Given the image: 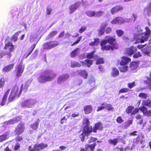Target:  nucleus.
Masks as SVG:
<instances>
[{"mask_svg": "<svg viewBox=\"0 0 151 151\" xmlns=\"http://www.w3.org/2000/svg\"><path fill=\"white\" fill-rule=\"evenodd\" d=\"M142 106L147 107L151 108V100L149 99L143 100L142 103Z\"/></svg>", "mask_w": 151, "mask_h": 151, "instance_id": "obj_23", "label": "nucleus"}, {"mask_svg": "<svg viewBox=\"0 0 151 151\" xmlns=\"http://www.w3.org/2000/svg\"><path fill=\"white\" fill-rule=\"evenodd\" d=\"M133 123V121L132 120H127L125 123L124 125V127L125 128H127L129 127L130 125L132 124Z\"/></svg>", "mask_w": 151, "mask_h": 151, "instance_id": "obj_41", "label": "nucleus"}, {"mask_svg": "<svg viewBox=\"0 0 151 151\" xmlns=\"http://www.w3.org/2000/svg\"><path fill=\"white\" fill-rule=\"evenodd\" d=\"M79 75L84 79H86L88 76V73L85 70H81L79 72Z\"/></svg>", "mask_w": 151, "mask_h": 151, "instance_id": "obj_24", "label": "nucleus"}, {"mask_svg": "<svg viewBox=\"0 0 151 151\" xmlns=\"http://www.w3.org/2000/svg\"><path fill=\"white\" fill-rule=\"evenodd\" d=\"M5 80L4 78H1L0 79V88H2L5 85Z\"/></svg>", "mask_w": 151, "mask_h": 151, "instance_id": "obj_54", "label": "nucleus"}, {"mask_svg": "<svg viewBox=\"0 0 151 151\" xmlns=\"http://www.w3.org/2000/svg\"><path fill=\"white\" fill-rule=\"evenodd\" d=\"M79 6L78 4L77 3L70 5L68 8V14H71L74 13L77 9Z\"/></svg>", "mask_w": 151, "mask_h": 151, "instance_id": "obj_15", "label": "nucleus"}, {"mask_svg": "<svg viewBox=\"0 0 151 151\" xmlns=\"http://www.w3.org/2000/svg\"><path fill=\"white\" fill-rule=\"evenodd\" d=\"M108 24L107 22H103L101 26L100 29L103 30H105L106 27L108 26Z\"/></svg>", "mask_w": 151, "mask_h": 151, "instance_id": "obj_55", "label": "nucleus"}, {"mask_svg": "<svg viewBox=\"0 0 151 151\" xmlns=\"http://www.w3.org/2000/svg\"><path fill=\"white\" fill-rule=\"evenodd\" d=\"M83 109L85 114H88L92 112L93 108L91 105H87L84 106Z\"/></svg>", "mask_w": 151, "mask_h": 151, "instance_id": "obj_22", "label": "nucleus"}, {"mask_svg": "<svg viewBox=\"0 0 151 151\" xmlns=\"http://www.w3.org/2000/svg\"><path fill=\"white\" fill-rule=\"evenodd\" d=\"M123 9V7L121 5H116L111 9L110 13L112 14H114L118 12L122 11Z\"/></svg>", "mask_w": 151, "mask_h": 151, "instance_id": "obj_14", "label": "nucleus"}, {"mask_svg": "<svg viewBox=\"0 0 151 151\" xmlns=\"http://www.w3.org/2000/svg\"><path fill=\"white\" fill-rule=\"evenodd\" d=\"M116 33L118 37L122 36L124 34V31L122 29H117L116 30Z\"/></svg>", "mask_w": 151, "mask_h": 151, "instance_id": "obj_42", "label": "nucleus"}, {"mask_svg": "<svg viewBox=\"0 0 151 151\" xmlns=\"http://www.w3.org/2000/svg\"><path fill=\"white\" fill-rule=\"evenodd\" d=\"M7 139V136L6 134H3L0 135V142L5 140Z\"/></svg>", "mask_w": 151, "mask_h": 151, "instance_id": "obj_52", "label": "nucleus"}, {"mask_svg": "<svg viewBox=\"0 0 151 151\" xmlns=\"http://www.w3.org/2000/svg\"><path fill=\"white\" fill-rule=\"evenodd\" d=\"M20 32H16L12 37V40L14 42H16L18 39V37L20 33Z\"/></svg>", "mask_w": 151, "mask_h": 151, "instance_id": "obj_38", "label": "nucleus"}, {"mask_svg": "<svg viewBox=\"0 0 151 151\" xmlns=\"http://www.w3.org/2000/svg\"><path fill=\"white\" fill-rule=\"evenodd\" d=\"M10 91V89H8L7 91L5 93L2 98L1 101V106H4L6 103L8 95Z\"/></svg>", "mask_w": 151, "mask_h": 151, "instance_id": "obj_20", "label": "nucleus"}, {"mask_svg": "<svg viewBox=\"0 0 151 151\" xmlns=\"http://www.w3.org/2000/svg\"><path fill=\"white\" fill-rule=\"evenodd\" d=\"M142 56L141 53L139 52H138L137 53H135L133 55V57L134 58H137L140 57Z\"/></svg>", "mask_w": 151, "mask_h": 151, "instance_id": "obj_59", "label": "nucleus"}, {"mask_svg": "<svg viewBox=\"0 0 151 151\" xmlns=\"http://www.w3.org/2000/svg\"><path fill=\"white\" fill-rule=\"evenodd\" d=\"M128 21L127 19H124L122 17H118L114 18L111 22L113 24H124L126 22H129Z\"/></svg>", "mask_w": 151, "mask_h": 151, "instance_id": "obj_8", "label": "nucleus"}, {"mask_svg": "<svg viewBox=\"0 0 151 151\" xmlns=\"http://www.w3.org/2000/svg\"><path fill=\"white\" fill-rule=\"evenodd\" d=\"M128 68V66H127L123 65V66H120L119 68L120 72H121L125 73L127 71Z\"/></svg>", "mask_w": 151, "mask_h": 151, "instance_id": "obj_34", "label": "nucleus"}, {"mask_svg": "<svg viewBox=\"0 0 151 151\" xmlns=\"http://www.w3.org/2000/svg\"><path fill=\"white\" fill-rule=\"evenodd\" d=\"M4 49L8 50V51L6 52V55L8 56L10 58L11 56V52L14 51V46L12 43L10 42H8L5 43Z\"/></svg>", "mask_w": 151, "mask_h": 151, "instance_id": "obj_6", "label": "nucleus"}, {"mask_svg": "<svg viewBox=\"0 0 151 151\" xmlns=\"http://www.w3.org/2000/svg\"><path fill=\"white\" fill-rule=\"evenodd\" d=\"M29 86L26 84L24 85L22 84L20 88V91L21 94L22 93V92H23L24 93H26L28 89Z\"/></svg>", "mask_w": 151, "mask_h": 151, "instance_id": "obj_25", "label": "nucleus"}, {"mask_svg": "<svg viewBox=\"0 0 151 151\" xmlns=\"http://www.w3.org/2000/svg\"><path fill=\"white\" fill-rule=\"evenodd\" d=\"M58 33V32L57 31H54L51 32L48 35L49 38L47 39L50 38L56 35Z\"/></svg>", "mask_w": 151, "mask_h": 151, "instance_id": "obj_43", "label": "nucleus"}, {"mask_svg": "<svg viewBox=\"0 0 151 151\" xmlns=\"http://www.w3.org/2000/svg\"><path fill=\"white\" fill-rule=\"evenodd\" d=\"M134 107L132 106H129L126 109V112L128 114H129L132 112V111L134 109Z\"/></svg>", "mask_w": 151, "mask_h": 151, "instance_id": "obj_35", "label": "nucleus"}, {"mask_svg": "<svg viewBox=\"0 0 151 151\" xmlns=\"http://www.w3.org/2000/svg\"><path fill=\"white\" fill-rule=\"evenodd\" d=\"M104 60L103 58H99L96 60V65H99L104 64Z\"/></svg>", "mask_w": 151, "mask_h": 151, "instance_id": "obj_44", "label": "nucleus"}, {"mask_svg": "<svg viewBox=\"0 0 151 151\" xmlns=\"http://www.w3.org/2000/svg\"><path fill=\"white\" fill-rule=\"evenodd\" d=\"M135 86V81L129 83H127V86L129 89H131Z\"/></svg>", "mask_w": 151, "mask_h": 151, "instance_id": "obj_50", "label": "nucleus"}, {"mask_svg": "<svg viewBox=\"0 0 151 151\" xmlns=\"http://www.w3.org/2000/svg\"><path fill=\"white\" fill-rule=\"evenodd\" d=\"M139 110L143 113L144 116L147 117L151 116V110H147V107L144 106H141L139 108Z\"/></svg>", "mask_w": 151, "mask_h": 151, "instance_id": "obj_13", "label": "nucleus"}, {"mask_svg": "<svg viewBox=\"0 0 151 151\" xmlns=\"http://www.w3.org/2000/svg\"><path fill=\"white\" fill-rule=\"evenodd\" d=\"M36 45V44H35L32 45L30 48L27 50V52L24 55V57L25 58H27L31 54L35 49Z\"/></svg>", "mask_w": 151, "mask_h": 151, "instance_id": "obj_21", "label": "nucleus"}, {"mask_svg": "<svg viewBox=\"0 0 151 151\" xmlns=\"http://www.w3.org/2000/svg\"><path fill=\"white\" fill-rule=\"evenodd\" d=\"M59 44V42L56 40L47 41L43 44V48L44 50H50L57 46Z\"/></svg>", "mask_w": 151, "mask_h": 151, "instance_id": "obj_5", "label": "nucleus"}, {"mask_svg": "<svg viewBox=\"0 0 151 151\" xmlns=\"http://www.w3.org/2000/svg\"><path fill=\"white\" fill-rule=\"evenodd\" d=\"M107 40H103L100 43L101 49L102 50L108 51L110 50L113 51L117 49L119 46L117 43L115 42L116 39L111 37H108Z\"/></svg>", "mask_w": 151, "mask_h": 151, "instance_id": "obj_1", "label": "nucleus"}, {"mask_svg": "<svg viewBox=\"0 0 151 151\" xmlns=\"http://www.w3.org/2000/svg\"><path fill=\"white\" fill-rule=\"evenodd\" d=\"M131 90L127 88H123L120 90L119 91V94L121 93H124L131 91Z\"/></svg>", "mask_w": 151, "mask_h": 151, "instance_id": "obj_37", "label": "nucleus"}, {"mask_svg": "<svg viewBox=\"0 0 151 151\" xmlns=\"http://www.w3.org/2000/svg\"><path fill=\"white\" fill-rule=\"evenodd\" d=\"M138 66L136 62H132L130 64L129 67L132 70H136Z\"/></svg>", "mask_w": 151, "mask_h": 151, "instance_id": "obj_30", "label": "nucleus"}, {"mask_svg": "<svg viewBox=\"0 0 151 151\" xmlns=\"http://www.w3.org/2000/svg\"><path fill=\"white\" fill-rule=\"evenodd\" d=\"M60 76L62 78H63L65 80L68 79L70 77L69 74L67 73L63 74L62 75H60Z\"/></svg>", "mask_w": 151, "mask_h": 151, "instance_id": "obj_63", "label": "nucleus"}, {"mask_svg": "<svg viewBox=\"0 0 151 151\" xmlns=\"http://www.w3.org/2000/svg\"><path fill=\"white\" fill-rule=\"evenodd\" d=\"M21 93L20 89L17 85H15L11 91L8 99L9 103L13 101L16 97H19Z\"/></svg>", "mask_w": 151, "mask_h": 151, "instance_id": "obj_3", "label": "nucleus"}, {"mask_svg": "<svg viewBox=\"0 0 151 151\" xmlns=\"http://www.w3.org/2000/svg\"><path fill=\"white\" fill-rule=\"evenodd\" d=\"M86 135V134L83 131L82 133L80 135V138L81 142H83L84 141Z\"/></svg>", "mask_w": 151, "mask_h": 151, "instance_id": "obj_49", "label": "nucleus"}, {"mask_svg": "<svg viewBox=\"0 0 151 151\" xmlns=\"http://www.w3.org/2000/svg\"><path fill=\"white\" fill-rule=\"evenodd\" d=\"M90 122L88 119H84L83 121L82 124L83 126V131L86 134V136H88L92 132H93V129L92 126L89 125Z\"/></svg>", "mask_w": 151, "mask_h": 151, "instance_id": "obj_4", "label": "nucleus"}, {"mask_svg": "<svg viewBox=\"0 0 151 151\" xmlns=\"http://www.w3.org/2000/svg\"><path fill=\"white\" fill-rule=\"evenodd\" d=\"M13 150L14 151L18 150L20 148V144L18 142L16 143L15 145L13 147Z\"/></svg>", "mask_w": 151, "mask_h": 151, "instance_id": "obj_46", "label": "nucleus"}, {"mask_svg": "<svg viewBox=\"0 0 151 151\" xmlns=\"http://www.w3.org/2000/svg\"><path fill=\"white\" fill-rule=\"evenodd\" d=\"M101 106H104L105 109L108 111H112L114 109V108L111 104L104 103L101 104Z\"/></svg>", "mask_w": 151, "mask_h": 151, "instance_id": "obj_28", "label": "nucleus"}, {"mask_svg": "<svg viewBox=\"0 0 151 151\" xmlns=\"http://www.w3.org/2000/svg\"><path fill=\"white\" fill-rule=\"evenodd\" d=\"M97 140V138L91 137L90 139L88 140V142L89 143H91L92 142H93L96 141Z\"/></svg>", "mask_w": 151, "mask_h": 151, "instance_id": "obj_58", "label": "nucleus"}, {"mask_svg": "<svg viewBox=\"0 0 151 151\" xmlns=\"http://www.w3.org/2000/svg\"><path fill=\"white\" fill-rule=\"evenodd\" d=\"M24 66L22 63H20L16 67L14 72L16 77L19 78L21 76L24 72Z\"/></svg>", "mask_w": 151, "mask_h": 151, "instance_id": "obj_7", "label": "nucleus"}, {"mask_svg": "<svg viewBox=\"0 0 151 151\" xmlns=\"http://www.w3.org/2000/svg\"><path fill=\"white\" fill-rule=\"evenodd\" d=\"M57 76V74L50 70H47L42 72L38 78V81L41 83H44L53 80Z\"/></svg>", "mask_w": 151, "mask_h": 151, "instance_id": "obj_2", "label": "nucleus"}, {"mask_svg": "<svg viewBox=\"0 0 151 151\" xmlns=\"http://www.w3.org/2000/svg\"><path fill=\"white\" fill-rule=\"evenodd\" d=\"M18 122V121L16 118H13L8 121V123L9 124H13L16 123Z\"/></svg>", "mask_w": 151, "mask_h": 151, "instance_id": "obj_51", "label": "nucleus"}, {"mask_svg": "<svg viewBox=\"0 0 151 151\" xmlns=\"http://www.w3.org/2000/svg\"><path fill=\"white\" fill-rule=\"evenodd\" d=\"M119 74V72L118 69L115 67H114L112 69L111 75L113 77H116Z\"/></svg>", "mask_w": 151, "mask_h": 151, "instance_id": "obj_27", "label": "nucleus"}, {"mask_svg": "<svg viewBox=\"0 0 151 151\" xmlns=\"http://www.w3.org/2000/svg\"><path fill=\"white\" fill-rule=\"evenodd\" d=\"M47 14L49 15L51 14L52 9L50 6H48L46 8Z\"/></svg>", "mask_w": 151, "mask_h": 151, "instance_id": "obj_57", "label": "nucleus"}, {"mask_svg": "<svg viewBox=\"0 0 151 151\" xmlns=\"http://www.w3.org/2000/svg\"><path fill=\"white\" fill-rule=\"evenodd\" d=\"M109 143L115 146L118 142V139L117 138H114L113 139H110L108 140Z\"/></svg>", "mask_w": 151, "mask_h": 151, "instance_id": "obj_31", "label": "nucleus"}, {"mask_svg": "<svg viewBox=\"0 0 151 151\" xmlns=\"http://www.w3.org/2000/svg\"><path fill=\"white\" fill-rule=\"evenodd\" d=\"M14 65V63L8 64L3 68L2 71L3 72H8L13 69Z\"/></svg>", "mask_w": 151, "mask_h": 151, "instance_id": "obj_19", "label": "nucleus"}, {"mask_svg": "<svg viewBox=\"0 0 151 151\" xmlns=\"http://www.w3.org/2000/svg\"><path fill=\"white\" fill-rule=\"evenodd\" d=\"M82 39V37L81 36H80L78 37L77 39V40L74 42L71 45V46H73L77 44H78L79 42L81 41Z\"/></svg>", "mask_w": 151, "mask_h": 151, "instance_id": "obj_53", "label": "nucleus"}, {"mask_svg": "<svg viewBox=\"0 0 151 151\" xmlns=\"http://www.w3.org/2000/svg\"><path fill=\"white\" fill-rule=\"evenodd\" d=\"M94 41L90 43L89 45L91 46H97L99 42V39L98 38H95L94 39Z\"/></svg>", "mask_w": 151, "mask_h": 151, "instance_id": "obj_32", "label": "nucleus"}, {"mask_svg": "<svg viewBox=\"0 0 151 151\" xmlns=\"http://www.w3.org/2000/svg\"><path fill=\"white\" fill-rule=\"evenodd\" d=\"M104 14V12L102 11H99L96 12L95 17H99L102 16Z\"/></svg>", "mask_w": 151, "mask_h": 151, "instance_id": "obj_48", "label": "nucleus"}, {"mask_svg": "<svg viewBox=\"0 0 151 151\" xmlns=\"http://www.w3.org/2000/svg\"><path fill=\"white\" fill-rule=\"evenodd\" d=\"M64 82V81L62 79V78L60 76L58 78L57 81V83L58 84H60L61 83Z\"/></svg>", "mask_w": 151, "mask_h": 151, "instance_id": "obj_61", "label": "nucleus"}, {"mask_svg": "<svg viewBox=\"0 0 151 151\" xmlns=\"http://www.w3.org/2000/svg\"><path fill=\"white\" fill-rule=\"evenodd\" d=\"M141 34H138L134 36V39L136 40L134 43H143L145 41L147 40L148 37L146 36H142L141 38H139Z\"/></svg>", "mask_w": 151, "mask_h": 151, "instance_id": "obj_10", "label": "nucleus"}, {"mask_svg": "<svg viewBox=\"0 0 151 151\" xmlns=\"http://www.w3.org/2000/svg\"><path fill=\"white\" fill-rule=\"evenodd\" d=\"M79 50V48H76L73 50L70 53V56L71 58H74L76 57L78 54V51Z\"/></svg>", "mask_w": 151, "mask_h": 151, "instance_id": "obj_29", "label": "nucleus"}, {"mask_svg": "<svg viewBox=\"0 0 151 151\" xmlns=\"http://www.w3.org/2000/svg\"><path fill=\"white\" fill-rule=\"evenodd\" d=\"M32 104V100L29 99L22 102L21 105L22 107L31 108Z\"/></svg>", "mask_w": 151, "mask_h": 151, "instance_id": "obj_16", "label": "nucleus"}, {"mask_svg": "<svg viewBox=\"0 0 151 151\" xmlns=\"http://www.w3.org/2000/svg\"><path fill=\"white\" fill-rule=\"evenodd\" d=\"M121 60L120 63V65H124L131 61V59L130 58L123 56L121 57Z\"/></svg>", "mask_w": 151, "mask_h": 151, "instance_id": "obj_17", "label": "nucleus"}, {"mask_svg": "<svg viewBox=\"0 0 151 151\" xmlns=\"http://www.w3.org/2000/svg\"><path fill=\"white\" fill-rule=\"evenodd\" d=\"M135 142L136 144H137L139 143V142H140L141 144H142L143 142L142 140V138L141 137L139 136H138L135 139Z\"/></svg>", "mask_w": 151, "mask_h": 151, "instance_id": "obj_45", "label": "nucleus"}, {"mask_svg": "<svg viewBox=\"0 0 151 151\" xmlns=\"http://www.w3.org/2000/svg\"><path fill=\"white\" fill-rule=\"evenodd\" d=\"M86 145L88 146V148H90L89 151H94L96 145V143L90 145L87 144Z\"/></svg>", "mask_w": 151, "mask_h": 151, "instance_id": "obj_39", "label": "nucleus"}, {"mask_svg": "<svg viewBox=\"0 0 151 151\" xmlns=\"http://www.w3.org/2000/svg\"><path fill=\"white\" fill-rule=\"evenodd\" d=\"M87 29V27L85 26H82L79 30V32L81 33L84 32Z\"/></svg>", "mask_w": 151, "mask_h": 151, "instance_id": "obj_56", "label": "nucleus"}, {"mask_svg": "<svg viewBox=\"0 0 151 151\" xmlns=\"http://www.w3.org/2000/svg\"><path fill=\"white\" fill-rule=\"evenodd\" d=\"M137 51V49L135 47L133 46H131L129 48L126 49L124 53L125 54L131 56L134 53L136 52Z\"/></svg>", "mask_w": 151, "mask_h": 151, "instance_id": "obj_11", "label": "nucleus"}, {"mask_svg": "<svg viewBox=\"0 0 151 151\" xmlns=\"http://www.w3.org/2000/svg\"><path fill=\"white\" fill-rule=\"evenodd\" d=\"M95 12L90 11H88L86 12V15L89 17H92L94 16L95 17Z\"/></svg>", "mask_w": 151, "mask_h": 151, "instance_id": "obj_36", "label": "nucleus"}, {"mask_svg": "<svg viewBox=\"0 0 151 151\" xmlns=\"http://www.w3.org/2000/svg\"><path fill=\"white\" fill-rule=\"evenodd\" d=\"M47 147V145L43 143H41L39 144H35L33 148L32 149L30 150L31 148V146L29 147V151H39L42 150L44 149Z\"/></svg>", "mask_w": 151, "mask_h": 151, "instance_id": "obj_9", "label": "nucleus"}, {"mask_svg": "<svg viewBox=\"0 0 151 151\" xmlns=\"http://www.w3.org/2000/svg\"><path fill=\"white\" fill-rule=\"evenodd\" d=\"M103 127L102 123L100 122H97L94 124L93 127V132L96 133L97 132V130H102Z\"/></svg>", "mask_w": 151, "mask_h": 151, "instance_id": "obj_18", "label": "nucleus"}, {"mask_svg": "<svg viewBox=\"0 0 151 151\" xmlns=\"http://www.w3.org/2000/svg\"><path fill=\"white\" fill-rule=\"evenodd\" d=\"M116 122L119 124H121L124 122V120L122 119L121 116L118 117L116 119Z\"/></svg>", "mask_w": 151, "mask_h": 151, "instance_id": "obj_60", "label": "nucleus"}, {"mask_svg": "<svg viewBox=\"0 0 151 151\" xmlns=\"http://www.w3.org/2000/svg\"><path fill=\"white\" fill-rule=\"evenodd\" d=\"M24 123L22 122L19 123L15 129V132L18 135L22 134L24 132Z\"/></svg>", "mask_w": 151, "mask_h": 151, "instance_id": "obj_12", "label": "nucleus"}, {"mask_svg": "<svg viewBox=\"0 0 151 151\" xmlns=\"http://www.w3.org/2000/svg\"><path fill=\"white\" fill-rule=\"evenodd\" d=\"M84 61H84H82L81 62V63L82 65H87L88 67H90L91 66V65L93 64V61L92 60L86 59Z\"/></svg>", "mask_w": 151, "mask_h": 151, "instance_id": "obj_26", "label": "nucleus"}, {"mask_svg": "<svg viewBox=\"0 0 151 151\" xmlns=\"http://www.w3.org/2000/svg\"><path fill=\"white\" fill-rule=\"evenodd\" d=\"M139 109L137 108H135L131 113V115L132 116L134 115L135 114L139 112Z\"/></svg>", "mask_w": 151, "mask_h": 151, "instance_id": "obj_62", "label": "nucleus"}, {"mask_svg": "<svg viewBox=\"0 0 151 151\" xmlns=\"http://www.w3.org/2000/svg\"><path fill=\"white\" fill-rule=\"evenodd\" d=\"M111 31V29L110 27H107L105 31V32L106 34H108L110 33Z\"/></svg>", "mask_w": 151, "mask_h": 151, "instance_id": "obj_64", "label": "nucleus"}, {"mask_svg": "<svg viewBox=\"0 0 151 151\" xmlns=\"http://www.w3.org/2000/svg\"><path fill=\"white\" fill-rule=\"evenodd\" d=\"M95 52V51H93L87 54L86 55V58L88 59H92L93 57Z\"/></svg>", "mask_w": 151, "mask_h": 151, "instance_id": "obj_47", "label": "nucleus"}, {"mask_svg": "<svg viewBox=\"0 0 151 151\" xmlns=\"http://www.w3.org/2000/svg\"><path fill=\"white\" fill-rule=\"evenodd\" d=\"M39 120H38V121H35V122L30 125L31 127L33 130H36L38 127L39 124Z\"/></svg>", "mask_w": 151, "mask_h": 151, "instance_id": "obj_33", "label": "nucleus"}, {"mask_svg": "<svg viewBox=\"0 0 151 151\" xmlns=\"http://www.w3.org/2000/svg\"><path fill=\"white\" fill-rule=\"evenodd\" d=\"M138 96L142 99H146L148 96L147 93H140L139 94Z\"/></svg>", "mask_w": 151, "mask_h": 151, "instance_id": "obj_40", "label": "nucleus"}]
</instances>
